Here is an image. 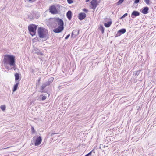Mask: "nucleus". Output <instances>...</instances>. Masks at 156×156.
Here are the masks:
<instances>
[{
    "label": "nucleus",
    "instance_id": "obj_9",
    "mask_svg": "<svg viewBox=\"0 0 156 156\" xmlns=\"http://www.w3.org/2000/svg\"><path fill=\"white\" fill-rule=\"evenodd\" d=\"M90 3L92 7V8L93 9H95L98 5L97 1L96 0H92L91 2Z\"/></svg>",
    "mask_w": 156,
    "mask_h": 156
},
{
    "label": "nucleus",
    "instance_id": "obj_24",
    "mask_svg": "<svg viewBox=\"0 0 156 156\" xmlns=\"http://www.w3.org/2000/svg\"><path fill=\"white\" fill-rule=\"evenodd\" d=\"M144 2H145L147 5L149 4V2L150 0H144Z\"/></svg>",
    "mask_w": 156,
    "mask_h": 156
},
{
    "label": "nucleus",
    "instance_id": "obj_13",
    "mask_svg": "<svg viewBox=\"0 0 156 156\" xmlns=\"http://www.w3.org/2000/svg\"><path fill=\"white\" fill-rule=\"evenodd\" d=\"M33 52L34 53L37 54L38 55H43V53L40 52V50L36 48H34V49Z\"/></svg>",
    "mask_w": 156,
    "mask_h": 156
},
{
    "label": "nucleus",
    "instance_id": "obj_31",
    "mask_svg": "<svg viewBox=\"0 0 156 156\" xmlns=\"http://www.w3.org/2000/svg\"><path fill=\"white\" fill-rule=\"evenodd\" d=\"M128 15V14L127 13H125L124 14L123 16H122V17H125L126 16H127Z\"/></svg>",
    "mask_w": 156,
    "mask_h": 156
},
{
    "label": "nucleus",
    "instance_id": "obj_30",
    "mask_svg": "<svg viewBox=\"0 0 156 156\" xmlns=\"http://www.w3.org/2000/svg\"><path fill=\"white\" fill-rule=\"evenodd\" d=\"M31 130H32V133H34V128L33 127H32V126L31 127Z\"/></svg>",
    "mask_w": 156,
    "mask_h": 156
},
{
    "label": "nucleus",
    "instance_id": "obj_32",
    "mask_svg": "<svg viewBox=\"0 0 156 156\" xmlns=\"http://www.w3.org/2000/svg\"><path fill=\"white\" fill-rule=\"evenodd\" d=\"M83 10L86 13H87L88 12V10L86 9H84Z\"/></svg>",
    "mask_w": 156,
    "mask_h": 156
},
{
    "label": "nucleus",
    "instance_id": "obj_16",
    "mask_svg": "<svg viewBox=\"0 0 156 156\" xmlns=\"http://www.w3.org/2000/svg\"><path fill=\"white\" fill-rule=\"evenodd\" d=\"M79 30H73L72 33L71 37L73 36V35H74L75 36H76L78 35L79 34Z\"/></svg>",
    "mask_w": 156,
    "mask_h": 156
},
{
    "label": "nucleus",
    "instance_id": "obj_38",
    "mask_svg": "<svg viewBox=\"0 0 156 156\" xmlns=\"http://www.w3.org/2000/svg\"><path fill=\"white\" fill-rule=\"evenodd\" d=\"M40 79H39V81H40Z\"/></svg>",
    "mask_w": 156,
    "mask_h": 156
},
{
    "label": "nucleus",
    "instance_id": "obj_22",
    "mask_svg": "<svg viewBox=\"0 0 156 156\" xmlns=\"http://www.w3.org/2000/svg\"><path fill=\"white\" fill-rule=\"evenodd\" d=\"M140 73V71L138 70L136 71H135L133 72V75H138Z\"/></svg>",
    "mask_w": 156,
    "mask_h": 156
},
{
    "label": "nucleus",
    "instance_id": "obj_36",
    "mask_svg": "<svg viewBox=\"0 0 156 156\" xmlns=\"http://www.w3.org/2000/svg\"><path fill=\"white\" fill-rule=\"evenodd\" d=\"M9 148V147H6V148H3V149H6L8 148Z\"/></svg>",
    "mask_w": 156,
    "mask_h": 156
},
{
    "label": "nucleus",
    "instance_id": "obj_11",
    "mask_svg": "<svg viewBox=\"0 0 156 156\" xmlns=\"http://www.w3.org/2000/svg\"><path fill=\"white\" fill-rule=\"evenodd\" d=\"M64 29V27L59 26L58 27L53 30V32L55 33H59L62 32Z\"/></svg>",
    "mask_w": 156,
    "mask_h": 156
},
{
    "label": "nucleus",
    "instance_id": "obj_4",
    "mask_svg": "<svg viewBox=\"0 0 156 156\" xmlns=\"http://www.w3.org/2000/svg\"><path fill=\"white\" fill-rule=\"evenodd\" d=\"M32 139L34 141H35L34 145L35 146H37L40 145L42 140L41 136H39L37 138L36 136H34L33 137Z\"/></svg>",
    "mask_w": 156,
    "mask_h": 156
},
{
    "label": "nucleus",
    "instance_id": "obj_28",
    "mask_svg": "<svg viewBox=\"0 0 156 156\" xmlns=\"http://www.w3.org/2000/svg\"><path fill=\"white\" fill-rule=\"evenodd\" d=\"M140 2V0H135L134 2V4H137L138 3Z\"/></svg>",
    "mask_w": 156,
    "mask_h": 156
},
{
    "label": "nucleus",
    "instance_id": "obj_25",
    "mask_svg": "<svg viewBox=\"0 0 156 156\" xmlns=\"http://www.w3.org/2000/svg\"><path fill=\"white\" fill-rule=\"evenodd\" d=\"M92 151H90L85 156H91V155Z\"/></svg>",
    "mask_w": 156,
    "mask_h": 156
},
{
    "label": "nucleus",
    "instance_id": "obj_20",
    "mask_svg": "<svg viewBox=\"0 0 156 156\" xmlns=\"http://www.w3.org/2000/svg\"><path fill=\"white\" fill-rule=\"evenodd\" d=\"M99 30L101 31L102 33H104V29L102 25H101L99 27Z\"/></svg>",
    "mask_w": 156,
    "mask_h": 156
},
{
    "label": "nucleus",
    "instance_id": "obj_10",
    "mask_svg": "<svg viewBox=\"0 0 156 156\" xmlns=\"http://www.w3.org/2000/svg\"><path fill=\"white\" fill-rule=\"evenodd\" d=\"M140 15V13L139 12L136 11H133L131 14V17L133 18H134Z\"/></svg>",
    "mask_w": 156,
    "mask_h": 156
},
{
    "label": "nucleus",
    "instance_id": "obj_14",
    "mask_svg": "<svg viewBox=\"0 0 156 156\" xmlns=\"http://www.w3.org/2000/svg\"><path fill=\"white\" fill-rule=\"evenodd\" d=\"M149 8L147 7H145L143 8L142 12L144 14H146L148 12Z\"/></svg>",
    "mask_w": 156,
    "mask_h": 156
},
{
    "label": "nucleus",
    "instance_id": "obj_12",
    "mask_svg": "<svg viewBox=\"0 0 156 156\" xmlns=\"http://www.w3.org/2000/svg\"><path fill=\"white\" fill-rule=\"evenodd\" d=\"M86 17V14L84 13H80L78 16V18L79 19L82 20L84 19Z\"/></svg>",
    "mask_w": 156,
    "mask_h": 156
},
{
    "label": "nucleus",
    "instance_id": "obj_34",
    "mask_svg": "<svg viewBox=\"0 0 156 156\" xmlns=\"http://www.w3.org/2000/svg\"><path fill=\"white\" fill-rule=\"evenodd\" d=\"M90 0H86V2H88Z\"/></svg>",
    "mask_w": 156,
    "mask_h": 156
},
{
    "label": "nucleus",
    "instance_id": "obj_18",
    "mask_svg": "<svg viewBox=\"0 0 156 156\" xmlns=\"http://www.w3.org/2000/svg\"><path fill=\"white\" fill-rule=\"evenodd\" d=\"M112 23V22L111 21H109L107 23H105L104 25L106 27H108L110 26Z\"/></svg>",
    "mask_w": 156,
    "mask_h": 156
},
{
    "label": "nucleus",
    "instance_id": "obj_29",
    "mask_svg": "<svg viewBox=\"0 0 156 156\" xmlns=\"http://www.w3.org/2000/svg\"><path fill=\"white\" fill-rule=\"evenodd\" d=\"M70 36V34H68V35L67 36H66V37H65V39H66H66H68L69 38V37Z\"/></svg>",
    "mask_w": 156,
    "mask_h": 156
},
{
    "label": "nucleus",
    "instance_id": "obj_37",
    "mask_svg": "<svg viewBox=\"0 0 156 156\" xmlns=\"http://www.w3.org/2000/svg\"><path fill=\"white\" fill-rule=\"evenodd\" d=\"M29 0V1H32V0Z\"/></svg>",
    "mask_w": 156,
    "mask_h": 156
},
{
    "label": "nucleus",
    "instance_id": "obj_15",
    "mask_svg": "<svg viewBox=\"0 0 156 156\" xmlns=\"http://www.w3.org/2000/svg\"><path fill=\"white\" fill-rule=\"evenodd\" d=\"M66 16L69 20H70L71 19L72 16V13L71 11L69 10L66 13Z\"/></svg>",
    "mask_w": 156,
    "mask_h": 156
},
{
    "label": "nucleus",
    "instance_id": "obj_3",
    "mask_svg": "<svg viewBox=\"0 0 156 156\" xmlns=\"http://www.w3.org/2000/svg\"><path fill=\"white\" fill-rule=\"evenodd\" d=\"M37 26L35 24L30 25L28 27V29L30 34L32 36L35 35Z\"/></svg>",
    "mask_w": 156,
    "mask_h": 156
},
{
    "label": "nucleus",
    "instance_id": "obj_2",
    "mask_svg": "<svg viewBox=\"0 0 156 156\" xmlns=\"http://www.w3.org/2000/svg\"><path fill=\"white\" fill-rule=\"evenodd\" d=\"M38 34L40 38L42 39L43 41H45L48 38V32L47 30L43 27H39L38 29Z\"/></svg>",
    "mask_w": 156,
    "mask_h": 156
},
{
    "label": "nucleus",
    "instance_id": "obj_33",
    "mask_svg": "<svg viewBox=\"0 0 156 156\" xmlns=\"http://www.w3.org/2000/svg\"><path fill=\"white\" fill-rule=\"evenodd\" d=\"M55 133H51V136H52L54 134H55Z\"/></svg>",
    "mask_w": 156,
    "mask_h": 156
},
{
    "label": "nucleus",
    "instance_id": "obj_26",
    "mask_svg": "<svg viewBox=\"0 0 156 156\" xmlns=\"http://www.w3.org/2000/svg\"><path fill=\"white\" fill-rule=\"evenodd\" d=\"M46 99V97L45 96H43L42 98H41V100L42 101H44V100H45V99Z\"/></svg>",
    "mask_w": 156,
    "mask_h": 156
},
{
    "label": "nucleus",
    "instance_id": "obj_27",
    "mask_svg": "<svg viewBox=\"0 0 156 156\" xmlns=\"http://www.w3.org/2000/svg\"><path fill=\"white\" fill-rule=\"evenodd\" d=\"M68 3L71 4L73 2V1L72 0H67Z\"/></svg>",
    "mask_w": 156,
    "mask_h": 156
},
{
    "label": "nucleus",
    "instance_id": "obj_6",
    "mask_svg": "<svg viewBox=\"0 0 156 156\" xmlns=\"http://www.w3.org/2000/svg\"><path fill=\"white\" fill-rule=\"evenodd\" d=\"M50 84V82L48 81L45 83H44L41 86L40 91L41 93L45 92L46 91L44 89L47 86H48Z\"/></svg>",
    "mask_w": 156,
    "mask_h": 156
},
{
    "label": "nucleus",
    "instance_id": "obj_35",
    "mask_svg": "<svg viewBox=\"0 0 156 156\" xmlns=\"http://www.w3.org/2000/svg\"><path fill=\"white\" fill-rule=\"evenodd\" d=\"M124 18V17H122V16L120 18V19H122V18Z\"/></svg>",
    "mask_w": 156,
    "mask_h": 156
},
{
    "label": "nucleus",
    "instance_id": "obj_7",
    "mask_svg": "<svg viewBox=\"0 0 156 156\" xmlns=\"http://www.w3.org/2000/svg\"><path fill=\"white\" fill-rule=\"evenodd\" d=\"M55 21L56 22L60 27H64V22L62 20L59 18H56L55 19Z\"/></svg>",
    "mask_w": 156,
    "mask_h": 156
},
{
    "label": "nucleus",
    "instance_id": "obj_5",
    "mask_svg": "<svg viewBox=\"0 0 156 156\" xmlns=\"http://www.w3.org/2000/svg\"><path fill=\"white\" fill-rule=\"evenodd\" d=\"M49 12L53 14H56L58 13V11L55 6L54 5L50 6L49 8Z\"/></svg>",
    "mask_w": 156,
    "mask_h": 156
},
{
    "label": "nucleus",
    "instance_id": "obj_17",
    "mask_svg": "<svg viewBox=\"0 0 156 156\" xmlns=\"http://www.w3.org/2000/svg\"><path fill=\"white\" fill-rule=\"evenodd\" d=\"M16 84L14 85L13 88V91H15L17 89L18 87V84H19V82L17 81L16 82Z\"/></svg>",
    "mask_w": 156,
    "mask_h": 156
},
{
    "label": "nucleus",
    "instance_id": "obj_21",
    "mask_svg": "<svg viewBox=\"0 0 156 156\" xmlns=\"http://www.w3.org/2000/svg\"><path fill=\"white\" fill-rule=\"evenodd\" d=\"M124 0H119V1L117 3V5H119L121 4L123 2Z\"/></svg>",
    "mask_w": 156,
    "mask_h": 156
},
{
    "label": "nucleus",
    "instance_id": "obj_1",
    "mask_svg": "<svg viewBox=\"0 0 156 156\" xmlns=\"http://www.w3.org/2000/svg\"><path fill=\"white\" fill-rule=\"evenodd\" d=\"M4 66L6 69H13L15 70L16 66L15 64V56L12 55H6L4 56L3 61Z\"/></svg>",
    "mask_w": 156,
    "mask_h": 156
},
{
    "label": "nucleus",
    "instance_id": "obj_23",
    "mask_svg": "<svg viewBox=\"0 0 156 156\" xmlns=\"http://www.w3.org/2000/svg\"><path fill=\"white\" fill-rule=\"evenodd\" d=\"M1 108L2 111H4L5 109V105L1 106Z\"/></svg>",
    "mask_w": 156,
    "mask_h": 156
},
{
    "label": "nucleus",
    "instance_id": "obj_19",
    "mask_svg": "<svg viewBox=\"0 0 156 156\" xmlns=\"http://www.w3.org/2000/svg\"><path fill=\"white\" fill-rule=\"evenodd\" d=\"M15 79L16 80H18L20 78V76L19 74L17 73H16L15 74Z\"/></svg>",
    "mask_w": 156,
    "mask_h": 156
},
{
    "label": "nucleus",
    "instance_id": "obj_8",
    "mask_svg": "<svg viewBox=\"0 0 156 156\" xmlns=\"http://www.w3.org/2000/svg\"><path fill=\"white\" fill-rule=\"evenodd\" d=\"M126 32V30L125 29H122L118 31L117 34L115 35V37L120 36L122 34H124Z\"/></svg>",
    "mask_w": 156,
    "mask_h": 156
}]
</instances>
